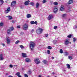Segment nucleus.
Masks as SVG:
<instances>
[{
	"mask_svg": "<svg viewBox=\"0 0 77 77\" xmlns=\"http://www.w3.org/2000/svg\"><path fill=\"white\" fill-rule=\"evenodd\" d=\"M30 48L32 51L34 50V48L35 47V43L31 42L29 44Z\"/></svg>",
	"mask_w": 77,
	"mask_h": 77,
	"instance_id": "1",
	"label": "nucleus"
},
{
	"mask_svg": "<svg viewBox=\"0 0 77 77\" xmlns=\"http://www.w3.org/2000/svg\"><path fill=\"white\" fill-rule=\"evenodd\" d=\"M43 30H44V29H42L41 28H39L36 30V32L38 35H40V34H41V33H42Z\"/></svg>",
	"mask_w": 77,
	"mask_h": 77,
	"instance_id": "2",
	"label": "nucleus"
},
{
	"mask_svg": "<svg viewBox=\"0 0 77 77\" xmlns=\"http://www.w3.org/2000/svg\"><path fill=\"white\" fill-rule=\"evenodd\" d=\"M28 27L29 26L28 25V24L27 23H26L23 25V30H27L28 29Z\"/></svg>",
	"mask_w": 77,
	"mask_h": 77,
	"instance_id": "3",
	"label": "nucleus"
},
{
	"mask_svg": "<svg viewBox=\"0 0 77 77\" xmlns=\"http://www.w3.org/2000/svg\"><path fill=\"white\" fill-rule=\"evenodd\" d=\"M34 62L35 63L37 64H38L40 63V61L39 60V59L38 58L35 59L34 60Z\"/></svg>",
	"mask_w": 77,
	"mask_h": 77,
	"instance_id": "4",
	"label": "nucleus"
},
{
	"mask_svg": "<svg viewBox=\"0 0 77 77\" xmlns=\"http://www.w3.org/2000/svg\"><path fill=\"white\" fill-rule=\"evenodd\" d=\"M6 40L7 44H10V39H9V38L8 37H7L6 38Z\"/></svg>",
	"mask_w": 77,
	"mask_h": 77,
	"instance_id": "5",
	"label": "nucleus"
},
{
	"mask_svg": "<svg viewBox=\"0 0 77 77\" xmlns=\"http://www.w3.org/2000/svg\"><path fill=\"white\" fill-rule=\"evenodd\" d=\"M53 18V16L52 14H50L49 15L48 17V20H50L51 19H52Z\"/></svg>",
	"mask_w": 77,
	"mask_h": 77,
	"instance_id": "6",
	"label": "nucleus"
},
{
	"mask_svg": "<svg viewBox=\"0 0 77 77\" xmlns=\"http://www.w3.org/2000/svg\"><path fill=\"white\" fill-rule=\"evenodd\" d=\"M64 44L66 45H68V44H69V41H68V39H66V40H65L64 42Z\"/></svg>",
	"mask_w": 77,
	"mask_h": 77,
	"instance_id": "7",
	"label": "nucleus"
},
{
	"mask_svg": "<svg viewBox=\"0 0 77 77\" xmlns=\"http://www.w3.org/2000/svg\"><path fill=\"white\" fill-rule=\"evenodd\" d=\"M16 3V2L15 1H13L11 4V6H14L15 5V4Z\"/></svg>",
	"mask_w": 77,
	"mask_h": 77,
	"instance_id": "8",
	"label": "nucleus"
},
{
	"mask_svg": "<svg viewBox=\"0 0 77 77\" xmlns=\"http://www.w3.org/2000/svg\"><path fill=\"white\" fill-rule=\"evenodd\" d=\"M10 11H11L10 7H8L7 8V10L5 11V14H8V13Z\"/></svg>",
	"mask_w": 77,
	"mask_h": 77,
	"instance_id": "9",
	"label": "nucleus"
},
{
	"mask_svg": "<svg viewBox=\"0 0 77 77\" xmlns=\"http://www.w3.org/2000/svg\"><path fill=\"white\" fill-rule=\"evenodd\" d=\"M4 59V58L3 57V54H1L0 55V60H3Z\"/></svg>",
	"mask_w": 77,
	"mask_h": 77,
	"instance_id": "10",
	"label": "nucleus"
},
{
	"mask_svg": "<svg viewBox=\"0 0 77 77\" xmlns=\"http://www.w3.org/2000/svg\"><path fill=\"white\" fill-rule=\"evenodd\" d=\"M6 17H7L8 18V20H12V16H6Z\"/></svg>",
	"mask_w": 77,
	"mask_h": 77,
	"instance_id": "11",
	"label": "nucleus"
},
{
	"mask_svg": "<svg viewBox=\"0 0 77 77\" xmlns=\"http://www.w3.org/2000/svg\"><path fill=\"white\" fill-rule=\"evenodd\" d=\"M29 2H30V1L29 0H28L27 1L25 2L24 3L25 5H26V6L27 5H29Z\"/></svg>",
	"mask_w": 77,
	"mask_h": 77,
	"instance_id": "12",
	"label": "nucleus"
},
{
	"mask_svg": "<svg viewBox=\"0 0 77 77\" xmlns=\"http://www.w3.org/2000/svg\"><path fill=\"white\" fill-rule=\"evenodd\" d=\"M54 13H56V12H57V7H55L54 8Z\"/></svg>",
	"mask_w": 77,
	"mask_h": 77,
	"instance_id": "13",
	"label": "nucleus"
},
{
	"mask_svg": "<svg viewBox=\"0 0 77 77\" xmlns=\"http://www.w3.org/2000/svg\"><path fill=\"white\" fill-rule=\"evenodd\" d=\"M22 55L23 57H27V55L26 53H22Z\"/></svg>",
	"mask_w": 77,
	"mask_h": 77,
	"instance_id": "14",
	"label": "nucleus"
},
{
	"mask_svg": "<svg viewBox=\"0 0 77 77\" xmlns=\"http://www.w3.org/2000/svg\"><path fill=\"white\" fill-rule=\"evenodd\" d=\"M73 3V0H69L68 2V5H70V4H71V3Z\"/></svg>",
	"mask_w": 77,
	"mask_h": 77,
	"instance_id": "15",
	"label": "nucleus"
},
{
	"mask_svg": "<svg viewBox=\"0 0 77 77\" xmlns=\"http://www.w3.org/2000/svg\"><path fill=\"white\" fill-rule=\"evenodd\" d=\"M25 60L26 62H30V61H31L28 58H26Z\"/></svg>",
	"mask_w": 77,
	"mask_h": 77,
	"instance_id": "16",
	"label": "nucleus"
},
{
	"mask_svg": "<svg viewBox=\"0 0 77 77\" xmlns=\"http://www.w3.org/2000/svg\"><path fill=\"white\" fill-rule=\"evenodd\" d=\"M20 73L19 72H17L16 73V75L17 76H18V77H21V76L20 75Z\"/></svg>",
	"mask_w": 77,
	"mask_h": 77,
	"instance_id": "17",
	"label": "nucleus"
},
{
	"mask_svg": "<svg viewBox=\"0 0 77 77\" xmlns=\"http://www.w3.org/2000/svg\"><path fill=\"white\" fill-rule=\"evenodd\" d=\"M26 17L27 18H29L31 17V15L30 14H28L26 15Z\"/></svg>",
	"mask_w": 77,
	"mask_h": 77,
	"instance_id": "18",
	"label": "nucleus"
},
{
	"mask_svg": "<svg viewBox=\"0 0 77 77\" xmlns=\"http://www.w3.org/2000/svg\"><path fill=\"white\" fill-rule=\"evenodd\" d=\"M3 26V23L2 22H1L0 23V27H2Z\"/></svg>",
	"mask_w": 77,
	"mask_h": 77,
	"instance_id": "19",
	"label": "nucleus"
},
{
	"mask_svg": "<svg viewBox=\"0 0 77 77\" xmlns=\"http://www.w3.org/2000/svg\"><path fill=\"white\" fill-rule=\"evenodd\" d=\"M31 73L32 71H31V70H29L27 72V73L28 74H30Z\"/></svg>",
	"mask_w": 77,
	"mask_h": 77,
	"instance_id": "20",
	"label": "nucleus"
},
{
	"mask_svg": "<svg viewBox=\"0 0 77 77\" xmlns=\"http://www.w3.org/2000/svg\"><path fill=\"white\" fill-rule=\"evenodd\" d=\"M65 8H64V7H61L60 8V11H64V9Z\"/></svg>",
	"mask_w": 77,
	"mask_h": 77,
	"instance_id": "21",
	"label": "nucleus"
},
{
	"mask_svg": "<svg viewBox=\"0 0 77 77\" xmlns=\"http://www.w3.org/2000/svg\"><path fill=\"white\" fill-rule=\"evenodd\" d=\"M39 4L38 3H36V8H38L39 7Z\"/></svg>",
	"mask_w": 77,
	"mask_h": 77,
	"instance_id": "22",
	"label": "nucleus"
},
{
	"mask_svg": "<svg viewBox=\"0 0 77 77\" xmlns=\"http://www.w3.org/2000/svg\"><path fill=\"white\" fill-rule=\"evenodd\" d=\"M3 3V1L2 0H0V6Z\"/></svg>",
	"mask_w": 77,
	"mask_h": 77,
	"instance_id": "23",
	"label": "nucleus"
},
{
	"mask_svg": "<svg viewBox=\"0 0 77 77\" xmlns=\"http://www.w3.org/2000/svg\"><path fill=\"white\" fill-rule=\"evenodd\" d=\"M9 30H10V31H12L13 30H14V27H10Z\"/></svg>",
	"mask_w": 77,
	"mask_h": 77,
	"instance_id": "24",
	"label": "nucleus"
},
{
	"mask_svg": "<svg viewBox=\"0 0 77 77\" xmlns=\"http://www.w3.org/2000/svg\"><path fill=\"white\" fill-rule=\"evenodd\" d=\"M62 17L63 18L64 17H66V14H63L62 15Z\"/></svg>",
	"mask_w": 77,
	"mask_h": 77,
	"instance_id": "25",
	"label": "nucleus"
},
{
	"mask_svg": "<svg viewBox=\"0 0 77 77\" xmlns=\"http://www.w3.org/2000/svg\"><path fill=\"white\" fill-rule=\"evenodd\" d=\"M7 32L8 34V35H9V34L11 33V32H10V30L9 29H8L7 30Z\"/></svg>",
	"mask_w": 77,
	"mask_h": 77,
	"instance_id": "26",
	"label": "nucleus"
},
{
	"mask_svg": "<svg viewBox=\"0 0 77 77\" xmlns=\"http://www.w3.org/2000/svg\"><path fill=\"white\" fill-rule=\"evenodd\" d=\"M66 65L67 66V68L68 69H70V65L69 64H67Z\"/></svg>",
	"mask_w": 77,
	"mask_h": 77,
	"instance_id": "27",
	"label": "nucleus"
},
{
	"mask_svg": "<svg viewBox=\"0 0 77 77\" xmlns=\"http://www.w3.org/2000/svg\"><path fill=\"white\" fill-rule=\"evenodd\" d=\"M71 36H72V35L70 34L67 36V37L68 38H71Z\"/></svg>",
	"mask_w": 77,
	"mask_h": 77,
	"instance_id": "28",
	"label": "nucleus"
},
{
	"mask_svg": "<svg viewBox=\"0 0 77 77\" xmlns=\"http://www.w3.org/2000/svg\"><path fill=\"white\" fill-rule=\"evenodd\" d=\"M68 58L69 59L71 60V59H72V57L71 56H69Z\"/></svg>",
	"mask_w": 77,
	"mask_h": 77,
	"instance_id": "29",
	"label": "nucleus"
},
{
	"mask_svg": "<svg viewBox=\"0 0 77 77\" xmlns=\"http://www.w3.org/2000/svg\"><path fill=\"white\" fill-rule=\"evenodd\" d=\"M47 2V0H43L42 1L43 3H45Z\"/></svg>",
	"mask_w": 77,
	"mask_h": 77,
	"instance_id": "30",
	"label": "nucleus"
},
{
	"mask_svg": "<svg viewBox=\"0 0 77 77\" xmlns=\"http://www.w3.org/2000/svg\"><path fill=\"white\" fill-rule=\"evenodd\" d=\"M47 48L49 50H51V49H52V48H51V46H48V47Z\"/></svg>",
	"mask_w": 77,
	"mask_h": 77,
	"instance_id": "31",
	"label": "nucleus"
},
{
	"mask_svg": "<svg viewBox=\"0 0 77 77\" xmlns=\"http://www.w3.org/2000/svg\"><path fill=\"white\" fill-rule=\"evenodd\" d=\"M47 52L48 54H50V50H47Z\"/></svg>",
	"mask_w": 77,
	"mask_h": 77,
	"instance_id": "32",
	"label": "nucleus"
},
{
	"mask_svg": "<svg viewBox=\"0 0 77 77\" xmlns=\"http://www.w3.org/2000/svg\"><path fill=\"white\" fill-rule=\"evenodd\" d=\"M60 53H63V51L62 49H60Z\"/></svg>",
	"mask_w": 77,
	"mask_h": 77,
	"instance_id": "33",
	"label": "nucleus"
},
{
	"mask_svg": "<svg viewBox=\"0 0 77 77\" xmlns=\"http://www.w3.org/2000/svg\"><path fill=\"white\" fill-rule=\"evenodd\" d=\"M58 3L57 2H54V5H55L56 6H57V5Z\"/></svg>",
	"mask_w": 77,
	"mask_h": 77,
	"instance_id": "34",
	"label": "nucleus"
},
{
	"mask_svg": "<svg viewBox=\"0 0 77 77\" xmlns=\"http://www.w3.org/2000/svg\"><path fill=\"white\" fill-rule=\"evenodd\" d=\"M73 42H75V41H76V40H77L76 39V38H73Z\"/></svg>",
	"mask_w": 77,
	"mask_h": 77,
	"instance_id": "35",
	"label": "nucleus"
},
{
	"mask_svg": "<svg viewBox=\"0 0 77 77\" xmlns=\"http://www.w3.org/2000/svg\"><path fill=\"white\" fill-rule=\"evenodd\" d=\"M43 63H45V64H46V63H47V61L45 60H44L43 61Z\"/></svg>",
	"mask_w": 77,
	"mask_h": 77,
	"instance_id": "36",
	"label": "nucleus"
},
{
	"mask_svg": "<svg viewBox=\"0 0 77 77\" xmlns=\"http://www.w3.org/2000/svg\"><path fill=\"white\" fill-rule=\"evenodd\" d=\"M20 48H21L22 49L24 48V46H23V45H20Z\"/></svg>",
	"mask_w": 77,
	"mask_h": 77,
	"instance_id": "37",
	"label": "nucleus"
},
{
	"mask_svg": "<svg viewBox=\"0 0 77 77\" xmlns=\"http://www.w3.org/2000/svg\"><path fill=\"white\" fill-rule=\"evenodd\" d=\"M30 4L31 5H32V6H34V3L33 2H31L30 3Z\"/></svg>",
	"mask_w": 77,
	"mask_h": 77,
	"instance_id": "38",
	"label": "nucleus"
},
{
	"mask_svg": "<svg viewBox=\"0 0 77 77\" xmlns=\"http://www.w3.org/2000/svg\"><path fill=\"white\" fill-rule=\"evenodd\" d=\"M77 26L75 25L73 26V29H77Z\"/></svg>",
	"mask_w": 77,
	"mask_h": 77,
	"instance_id": "39",
	"label": "nucleus"
},
{
	"mask_svg": "<svg viewBox=\"0 0 77 77\" xmlns=\"http://www.w3.org/2000/svg\"><path fill=\"white\" fill-rule=\"evenodd\" d=\"M20 42V41L17 40V41L16 42H15V44H18V42Z\"/></svg>",
	"mask_w": 77,
	"mask_h": 77,
	"instance_id": "40",
	"label": "nucleus"
},
{
	"mask_svg": "<svg viewBox=\"0 0 77 77\" xmlns=\"http://www.w3.org/2000/svg\"><path fill=\"white\" fill-rule=\"evenodd\" d=\"M34 24H35L36 25H37V21H35L34 22Z\"/></svg>",
	"mask_w": 77,
	"mask_h": 77,
	"instance_id": "41",
	"label": "nucleus"
},
{
	"mask_svg": "<svg viewBox=\"0 0 77 77\" xmlns=\"http://www.w3.org/2000/svg\"><path fill=\"white\" fill-rule=\"evenodd\" d=\"M34 21H31L30 22V23L32 24H34Z\"/></svg>",
	"mask_w": 77,
	"mask_h": 77,
	"instance_id": "42",
	"label": "nucleus"
},
{
	"mask_svg": "<svg viewBox=\"0 0 77 77\" xmlns=\"http://www.w3.org/2000/svg\"><path fill=\"white\" fill-rule=\"evenodd\" d=\"M57 26H54V29H57Z\"/></svg>",
	"mask_w": 77,
	"mask_h": 77,
	"instance_id": "43",
	"label": "nucleus"
},
{
	"mask_svg": "<svg viewBox=\"0 0 77 77\" xmlns=\"http://www.w3.org/2000/svg\"><path fill=\"white\" fill-rule=\"evenodd\" d=\"M20 8L21 9H23V8H24V6L23 5L21 6H20Z\"/></svg>",
	"mask_w": 77,
	"mask_h": 77,
	"instance_id": "44",
	"label": "nucleus"
},
{
	"mask_svg": "<svg viewBox=\"0 0 77 77\" xmlns=\"http://www.w3.org/2000/svg\"><path fill=\"white\" fill-rule=\"evenodd\" d=\"M35 31V30L34 29H32L31 31V32L32 33H33V32H34V31Z\"/></svg>",
	"mask_w": 77,
	"mask_h": 77,
	"instance_id": "45",
	"label": "nucleus"
},
{
	"mask_svg": "<svg viewBox=\"0 0 77 77\" xmlns=\"http://www.w3.org/2000/svg\"><path fill=\"white\" fill-rule=\"evenodd\" d=\"M17 28H18V29H20V26H17Z\"/></svg>",
	"mask_w": 77,
	"mask_h": 77,
	"instance_id": "46",
	"label": "nucleus"
},
{
	"mask_svg": "<svg viewBox=\"0 0 77 77\" xmlns=\"http://www.w3.org/2000/svg\"><path fill=\"white\" fill-rule=\"evenodd\" d=\"M24 76L25 77H28V75L26 74H24Z\"/></svg>",
	"mask_w": 77,
	"mask_h": 77,
	"instance_id": "47",
	"label": "nucleus"
},
{
	"mask_svg": "<svg viewBox=\"0 0 77 77\" xmlns=\"http://www.w3.org/2000/svg\"><path fill=\"white\" fill-rule=\"evenodd\" d=\"M10 67V68H12L13 66H12V65L11 64L9 66Z\"/></svg>",
	"mask_w": 77,
	"mask_h": 77,
	"instance_id": "48",
	"label": "nucleus"
},
{
	"mask_svg": "<svg viewBox=\"0 0 77 77\" xmlns=\"http://www.w3.org/2000/svg\"><path fill=\"white\" fill-rule=\"evenodd\" d=\"M48 36V34H45V36H46V37H47V36Z\"/></svg>",
	"mask_w": 77,
	"mask_h": 77,
	"instance_id": "49",
	"label": "nucleus"
},
{
	"mask_svg": "<svg viewBox=\"0 0 77 77\" xmlns=\"http://www.w3.org/2000/svg\"><path fill=\"white\" fill-rule=\"evenodd\" d=\"M21 35H24V32H21L20 33Z\"/></svg>",
	"mask_w": 77,
	"mask_h": 77,
	"instance_id": "50",
	"label": "nucleus"
},
{
	"mask_svg": "<svg viewBox=\"0 0 77 77\" xmlns=\"http://www.w3.org/2000/svg\"><path fill=\"white\" fill-rule=\"evenodd\" d=\"M65 54L66 56H68V53L67 52H66Z\"/></svg>",
	"mask_w": 77,
	"mask_h": 77,
	"instance_id": "51",
	"label": "nucleus"
},
{
	"mask_svg": "<svg viewBox=\"0 0 77 77\" xmlns=\"http://www.w3.org/2000/svg\"><path fill=\"white\" fill-rule=\"evenodd\" d=\"M15 20H12V23H15Z\"/></svg>",
	"mask_w": 77,
	"mask_h": 77,
	"instance_id": "52",
	"label": "nucleus"
},
{
	"mask_svg": "<svg viewBox=\"0 0 77 77\" xmlns=\"http://www.w3.org/2000/svg\"><path fill=\"white\" fill-rule=\"evenodd\" d=\"M2 45H3V46L4 47V46H5V45L4 44H2Z\"/></svg>",
	"mask_w": 77,
	"mask_h": 77,
	"instance_id": "53",
	"label": "nucleus"
},
{
	"mask_svg": "<svg viewBox=\"0 0 77 77\" xmlns=\"http://www.w3.org/2000/svg\"><path fill=\"white\" fill-rule=\"evenodd\" d=\"M52 58L53 59H54V57H52Z\"/></svg>",
	"mask_w": 77,
	"mask_h": 77,
	"instance_id": "54",
	"label": "nucleus"
},
{
	"mask_svg": "<svg viewBox=\"0 0 77 77\" xmlns=\"http://www.w3.org/2000/svg\"><path fill=\"white\" fill-rule=\"evenodd\" d=\"M38 77H41V75H39L38 76Z\"/></svg>",
	"mask_w": 77,
	"mask_h": 77,
	"instance_id": "55",
	"label": "nucleus"
},
{
	"mask_svg": "<svg viewBox=\"0 0 77 77\" xmlns=\"http://www.w3.org/2000/svg\"><path fill=\"white\" fill-rule=\"evenodd\" d=\"M28 21H29V20H27L26 22V23H28Z\"/></svg>",
	"mask_w": 77,
	"mask_h": 77,
	"instance_id": "56",
	"label": "nucleus"
},
{
	"mask_svg": "<svg viewBox=\"0 0 77 77\" xmlns=\"http://www.w3.org/2000/svg\"><path fill=\"white\" fill-rule=\"evenodd\" d=\"M9 77H13V76H12L11 75H10Z\"/></svg>",
	"mask_w": 77,
	"mask_h": 77,
	"instance_id": "57",
	"label": "nucleus"
},
{
	"mask_svg": "<svg viewBox=\"0 0 77 77\" xmlns=\"http://www.w3.org/2000/svg\"><path fill=\"white\" fill-rule=\"evenodd\" d=\"M52 74H54V72H53L52 73Z\"/></svg>",
	"mask_w": 77,
	"mask_h": 77,
	"instance_id": "58",
	"label": "nucleus"
},
{
	"mask_svg": "<svg viewBox=\"0 0 77 77\" xmlns=\"http://www.w3.org/2000/svg\"><path fill=\"white\" fill-rule=\"evenodd\" d=\"M47 77H50V76H47Z\"/></svg>",
	"mask_w": 77,
	"mask_h": 77,
	"instance_id": "59",
	"label": "nucleus"
},
{
	"mask_svg": "<svg viewBox=\"0 0 77 77\" xmlns=\"http://www.w3.org/2000/svg\"><path fill=\"white\" fill-rule=\"evenodd\" d=\"M6 75H8V73H7V74H6Z\"/></svg>",
	"mask_w": 77,
	"mask_h": 77,
	"instance_id": "60",
	"label": "nucleus"
},
{
	"mask_svg": "<svg viewBox=\"0 0 77 77\" xmlns=\"http://www.w3.org/2000/svg\"><path fill=\"white\" fill-rule=\"evenodd\" d=\"M70 44H71V43L69 42Z\"/></svg>",
	"mask_w": 77,
	"mask_h": 77,
	"instance_id": "61",
	"label": "nucleus"
},
{
	"mask_svg": "<svg viewBox=\"0 0 77 77\" xmlns=\"http://www.w3.org/2000/svg\"><path fill=\"white\" fill-rule=\"evenodd\" d=\"M60 0V1H61V0Z\"/></svg>",
	"mask_w": 77,
	"mask_h": 77,
	"instance_id": "62",
	"label": "nucleus"
},
{
	"mask_svg": "<svg viewBox=\"0 0 77 77\" xmlns=\"http://www.w3.org/2000/svg\"><path fill=\"white\" fill-rule=\"evenodd\" d=\"M70 20V19H69V20Z\"/></svg>",
	"mask_w": 77,
	"mask_h": 77,
	"instance_id": "63",
	"label": "nucleus"
}]
</instances>
